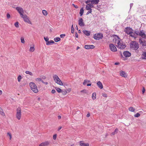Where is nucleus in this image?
I'll return each mask as SVG.
<instances>
[{
	"label": "nucleus",
	"instance_id": "nucleus-27",
	"mask_svg": "<svg viewBox=\"0 0 146 146\" xmlns=\"http://www.w3.org/2000/svg\"><path fill=\"white\" fill-rule=\"evenodd\" d=\"M55 89L57 91L58 93L61 92H62V90H61L60 88L56 87H55Z\"/></svg>",
	"mask_w": 146,
	"mask_h": 146
},
{
	"label": "nucleus",
	"instance_id": "nucleus-53",
	"mask_svg": "<svg viewBox=\"0 0 146 146\" xmlns=\"http://www.w3.org/2000/svg\"><path fill=\"white\" fill-rule=\"evenodd\" d=\"M65 36V34H61L60 35V37L61 38H63L64 36Z\"/></svg>",
	"mask_w": 146,
	"mask_h": 146
},
{
	"label": "nucleus",
	"instance_id": "nucleus-2",
	"mask_svg": "<svg viewBox=\"0 0 146 146\" xmlns=\"http://www.w3.org/2000/svg\"><path fill=\"white\" fill-rule=\"evenodd\" d=\"M29 85L31 89L35 93H37L38 92V90L36 85L33 82H31L29 84Z\"/></svg>",
	"mask_w": 146,
	"mask_h": 146
},
{
	"label": "nucleus",
	"instance_id": "nucleus-21",
	"mask_svg": "<svg viewBox=\"0 0 146 146\" xmlns=\"http://www.w3.org/2000/svg\"><path fill=\"white\" fill-rule=\"evenodd\" d=\"M99 1V0H92L91 1V3L93 4H97Z\"/></svg>",
	"mask_w": 146,
	"mask_h": 146
},
{
	"label": "nucleus",
	"instance_id": "nucleus-44",
	"mask_svg": "<svg viewBox=\"0 0 146 146\" xmlns=\"http://www.w3.org/2000/svg\"><path fill=\"white\" fill-rule=\"evenodd\" d=\"M7 135L9 136V137H10L9 139L10 140H11L12 138V135L10 133H8Z\"/></svg>",
	"mask_w": 146,
	"mask_h": 146
},
{
	"label": "nucleus",
	"instance_id": "nucleus-8",
	"mask_svg": "<svg viewBox=\"0 0 146 146\" xmlns=\"http://www.w3.org/2000/svg\"><path fill=\"white\" fill-rule=\"evenodd\" d=\"M21 17L23 19L24 21L29 24H31V23L29 20V17L26 14H24Z\"/></svg>",
	"mask_w": 146,
	"mask_h": 146
},
{
	"label": "nucleus",
	"instance_id": "nucleus-58",
	"mask_svg": "<svg viewBox=\"0 0 146 146\" xmlns=\"http://www.w3.org/2000/svg\"><path fill=\"white\" fill-rule=\"evenodd\" d=\"M75 36L76 37L78 38V35L77 34V33L76 32L75 33Z\"/></svg>",
	"mask_w": 146,
	"mask_h": 146
},
{
	"label": "nucleus",
	"instance_id": "nucleus-16",
	"mask_svg": "<svg viewBox=\"0 0 146 146\" xmlns=\"http://www.w3.org/2000/svg\"><path fill=\"white\" fill-rule=\"evenodd\" d=\"M139 42L143 46H146V41H143L141 38L139 39Z\"/></svg>",
	"mask_w": 146,
	"mask_h": 146
},
{
	"label": "nucleus",
	"instance_id": "nucleus-60",
	"mask_svg": "<svg viewBox=\"0 0 146 146\" xmlns=\"http://www.w3.org/2000/svg\"><path fill=\"white\" fill-rule=\"evenodd\" d=\"M133 3H131L130 4V9L131 8V7H132V6H133Z\"/></svg>",
	"mask_w": 146,
	"mask_h": 146
},
{
	"label": "nucleus",
	"instance_id": "nucleus-36",
	"mask_svg": "<svg viewBox=\"0 0 146 146\" xmlns=\"http://www.w3.org/2000/svg\"><path fill=\"white\" fill-rule=\"evenodd\" d=\"M134 33H135V34L137 35H139V33L140 31L138 30H135L134 31Z\"/></svg>",
	"mask_w": 146,
	"mask_h": 146
},
{
	"label": "nucleus",
	"instance_id": "nucleus-40",
	"mask_svg": "<svg viewBox=\"0 0 146 146\" xmlns=\"http://www.w3.org/2000/svg\"><path fill=\"white\" fill-rule=\"evenodd\" d=\"M21 43H24L25 41L24 39V38L23 37H21Z\"/></svg>",
	"mask_w": 146,
	"mask_h": 146
},
{
	"label": "nucleus",
	"instance_id": "nucleus-4",
	"mask_svg": "<svg viewBox=\"0 0 146 146\" xmlns=\"http://www.w3.org/2000/svg\"><path fill=\"white\" fill-rule=\"evenodd\" d=\"M53 78L54 80L55 81L56 83L60 85H63V84L62 82L57 75H55L53 76Z\"/></svg>",
	"mask_w": 146,
	"mask_h": 146
},
{
	"label": "nucleus",
	"instance_id": "nucleus-9",
	"mask_svg": "<svg viewBox=\"0 0 146 146\" xmlns=\"http://www.w3.org/2000/svg\"><path fill=\"white\" fill-rule=\"evenodd\" d=\"M103 37V36L102 34L100 33L95 34L94 35V39L96 40H99L100 39H102Z\"/></svg>",
	"mask_w": 146,
	"mask_h": 146
},
{
	"label": "nucleus",
	"instance_id": "nucleus-14",
	"mask_svg": "<svg viewBox=\"0 0 146 146\" xmlns=\"http://www.w3.org/2000/svg\"><path fill=\"white\" fill-rule=\"evenodd\" d=\"M123 54L126 57H129L131 55V53L127 51H124Z\"/></svg>",
	"mask_w": 146,
	"mask_h": 146
},
{
	"label": "nucleus",
	"instance_id": "nucleus-3",
	"mask_svg": "<svg viewBox=\"0 0 146 146\" xmlns=\"http://www.w3.org/2000/svg\"><path fill=\"white\" fill-rule=\"evenodd\" d=\"M21 108L19 107L16 110V117L18 119L20 120L21 117Z\"/></svg>",
	"mask_w": 146,
	"mask_h": 146
},
{
	"label": "nucleus",
	"instance_id": "nucleus-28",
	"mask_svg": "<svg viewBox=\"0 0 146 146\" xmlns=\"http://www.w3.org/2000/svg\"><path fill=\"white\" fill-rule=\"evenodd\" d=\"M0 114H1L3 116H4L5 115L2 109L0 107Z\"/></svg>",
	"mask_w": 146,
	"mask_h": 146
},
{
	"label": "nucleus",
	"instance_id": "nucleus-43",
	"mask_svg": "<svg viewBox=\"0 0 146 146\" xmlns=\"http://www.w3.org/2000/svg\"><path fill=\"white\" fill-rule=\"evenodd\" d=\"M86 8L87 10H90V9H92L89 6H88V5H87L86 6Z\"/></svg>",
	"mask_w": 146,
	"mask_h": 146
},
{
	"label": "nucleus",
	"instance_id": "nucleus-22",
	"mask_svg": "<svg viewBox=\"0 0 146 146\" xmlns=\"http://www.w3.org/2000/svg\"><path fill=\"white\" fill-rule=\"evenodd\" d=\"M130 36L134 38H137V36L136 35L135 33H134V32L133 33H133L130 34Z\"/></svg>",
	"mask_w": 146,
	"mask_h": 146
},
{
	"label": "nucleus",
	"instance_id": "nucleus-6",
	"mask_svg": "<svg viewBox=\"0 0 146 146\" xmlns=\"http://www.w3.org/2000/svg\"><path fill=\"white\" fill-rule=\"evenodd\" d=\"M16 9L20 14L21 17L25 14H24V10L22 7H17L16 8Z\"/></svg>",
	"mask_w": 146,
	"mask_h": 146
},
{
	"label": "nucleus",
	"instance_id": "nucleus-35",
	"mask_svg": "<svg viewBox=\"0 0 146 146\" xmlns=\"http://www.w3.org/2000/svg\"><path fill=\"white\" fill-rule=\"evenodd\" d=\"M25 73L27 74H29L30 75H31V76H32L33 75V73L29 71H26Z\"/></svg>",
	"mask_w": 146,
	"mask_h": 146
},
{
	"label": "nucleus",
	"instance_id": "nucleus-13",
	"mask_svg": "<svg viewBox=\"0 0 146 146\" xmlns=\"http://www.w3.org/2000/svg\"><path fill=\"white\" fill-rule=\"evenodd\" d=\"M139 36H141L144 38H146V36L144 32V31L143 30L140 31Z\"/></svg>",
	"mask_w": 146,
	"mask_h": 146
},
{
	"label": "nucleus",
	"instance_id": "nucleus-49",
	"mask_svg": "<svg viewBox=\"0 0 146 146\" xmlns=\"http://www.w3.org/2000/svg\"><path fill=\"white\" fill-rule=\"evenodd\" d=\"M57 135L56 134H54L53 136V139L54 140H55L56 138Z\"/></svg>",
	"mask_w": 146,
	"mask_h": 146
},
{
	"label": "nucleus",
	"instance_id": "nucleus-46",
	"mask_svg": "<svg viewBox=\"0 0 146 146\" xmlns=\"http://www.w3.org/2000/svg\"><path fill=\"white\" fill-rule=\"evenodd\" d=\"M93 4L92 3H91L88 4V5L90 6L91 8L94 7V6L93 5Z\"/></svg>",
	"mask_w": 146,
	"mask_h": 146
},
{
	"label": "nucleus",
	"instance_id": "nucleus-45",
	"mask_svg": "<svg viewBox=\"0 0 146 146\" xmlns=\"http://www.w3.org/2000/svg\"><path fill=\"white\" fill-rule=\"evenodd\" d=\"M140 114L139 113H137L136 114H135L134 116L136 117H138L140 116Z\"/></svg>",
	"mask_w": 146,
	"mask_h": 146
},
{
	"label": "nucleus",
	"instance_id": "nucleus-17",
	"mask_svg": "<svg viewBox=\"0 0 146 146\" xmlns=\"http://www.w3.org/2000/svg\"><path fill=\"white\" fill-rule=\"evenodd\" d=\"M80 145L81 146H89L88 143H84V141H81L80 142Z\"/></svg>",
	"mask_w": 146,
	"mask_h": 146
},
{
	"label": "nucleus",
	"instance_id": "nucleus-50",
	"mask_svg": "<svg viewBox=\"0 0 146 146\" xmlns=\"http://www.w3.org/2000/svg\"><path fill=\"white\" fill-rule=\"evenodd\" d=\"M89 10V11L86 14L87 15H88L89 13H92V9H90V10Z\"/></svg>",
	"mask_w": 146,
	"mask_h": 146
},
{
	"label": "nucleus",
	"instance_id": "nucleus-48",
	"mask_svg": "<svg viewBox=\"0 0 146 146\" xmlns=\"http://www.w3.org/2000/svg\"><path fill=\"white\" fill-rule=\"evenodd\" d=\"M7 18L8 19H9L10 17V14L9 13H7Z\"/></svg>",
	"mask_w": 146,
	"mask_h": 146
},
{
	"label": "nucleus",
	"instance_id": "nucleus-47",
	"mask_svg": "<svg viewBox=\"0 0 146 146\" xmlns=\"http://www.w3.org/2000/svg\"><path fill=\"white\" fill-rule=\"evenodd\" d=\"M44 39L45 40L46 42H47L48 41L49 38L47 37H44Z\"/></svg>",
	"mask_w": 146,
	"mask_h": 146
},
{
	"label": "nucleus",
	"instance_id": "nucleus-7",
	"mask_svg": "<svg viewBox=\"0 0 146 146\" xmlns=\"http://www.w3.org/2000/svg\"><path fill=\"white\" fill-rule=\"evenodd\" d=\"M124 32L127 35H130L132 33H133V30L130 27H127L125 28Z\"/></svg>",
	"mask_w": 146,
	"mask_h": 146
},
{
	"label": "nucleus",
	"instance_id": "nucleus-31",
	"mask_svg": "<svg viewBox=\"0 0 146 146\" xmlns=\"http://www.w3.org/2000/svg\"><path fill=\"white\" fill-rule=\"evenodd\" d=\"M35 80L37 82H41L42 83L43 82V81L42 80V79L40 78H36L35 79Z\"/></svg>",
	"mask_w": 146,
	"mask_h": 146
},
{
	"label": "nucleus",
	"instance_id": "nucleus-12",
	"mask_svg": "<svg viewBox=\"0 0 146 146\" xmlns=\"http://www.w3.org/2000/svg\"><path fill=\"white\" fill-rule=\"evenodd\" d=\"M84 21L82 18H80L78 21V24L81 27H83L85 25Z\"/></svg>",
	"mask_w": 146,
	"mask_h": 146
},
{
	"label": "nucleus",
	"instance_id": "nucleus-29",
	"mask_svg": "<svg viewBox=\"0 0 146 146\" xmlns=\"http://www.w3.org/2000/svg\"><path fill=\"white\" fill-rule=\"evenodd\" d=\"M54 40L55 42H58L60 40V38L59 37H57L54 38Z\"/></svg>",
	"mask_w": 146,
	"mask_h": 146
},
{
	"label": "nucleus",
	"instance_id": "nucleus-59",
	"mask_svg": "<svg viewBox=\"0 0 146 146\" xmlns=\"http://www.w3.org/2000/svg\"><path fill=\"white\" fill-rule=\"evenodd\" d=\"M90 116V113H88V114H87V115H86V117H89Z\"/></svg>",
	"mask_w": 146,
	"mask_h": 146
},
{
	"label": "nucleus",
	"instance_id": "nucleus-54",
	"mask_svg": "<svg viewBox=\"0 0 146 146\" xmlns=\"http://www.w3.org/2000/svg\"><path fill=\"white\" fill-rule=\"evenodd\" d=\"M145 90V88L144 87H143V89H142V92L143 94L144 93Z\"/></svg>",
	"mask_w": 146,
	"mask_h": 146
},
{
	"label": "nucleus",
	"instance_id": "nucleus-56",
	"mask_svg": "<svg viewBox=\"0 0 146 146\" xmlns=\"http://www.w3.org/2000/svg\"><path fill=\"white\" fill-rule=\"evenodd\" d=\"M56 91L54 90H52L51 91V93L52 94H54L55 93Z\"/></svg>",
	"mask_w": 146,
	"mask_h": 146
},
{
	"label": "nucleus",
	"instance_id": "nucleus-38",
	"mask_svg": "<svg viewBox=\"0 0 146 146\" xmlns=\"http://www.w3.org/2000/svg\"><path fill=\"white\" fill-rule=\"evenodd\" d=\"M61 92L62 93V94L64 95H66L67 93V92L65 90L63 91V90Z\"/></svg>",
	"mask_w": 146,
	"mask_h": 146
},
{
	"label": "nucleus",
	"instance_id": "nucleus-30",
	"mask_svg": "<svg viewBox=\"0 0 146 146\" xmlns=\"http://www.w3.org/2000/svg\"><path fill=\"white\" fill-rule=\"evenodd\" d=\"M34 46L31 47L30 48L29 51L31 52H33L35 50Z\"/></svg>",
	"mask_w": 146,
	"mask_h": 146
},
{
	"label": "nucleus",
	"instance_id": "nucleus-33",
	"mask_svg": "<svg viewBox=\"0 0 146 146\" xmlns=\"http://www.w3.org/2000/svg\"><path fill=\"white\" fill-rule=\"evenodd\" d=\"M42 13L45 16H46L47 15V12L45 10H43L42 11Z\"/></svg>",
	"mask_w": 146,
	"mask_h": 146
},
{
	"label": "nucleus",
	"instance_id": "nucleus-34",
	"mask_svg": "<svg viewBox=\"0 0 146 146\" xmlns=\"http://www.w3.org/2000/svg\"><path fill=\"white\" fill-rule=\"evenodd\" d=\"M90 80H84V82L83 83V84L84 85H85L86 84V83H87L90 82Z\"/></svg>",
	"mask_w": 146,
	"mask_h": 146
},
{
	"label": "nucleus",
	"instance_id": "nucleus-5",
	"mask_svg": "<svg viewBox=\"0 0 146 146\" xmlns=\"http://www.w3.org/2000/svg\"><path fill=\"white\" fill-rule=\"evenodd\" d=\"M115 41L117 42V47L120 49H124L126 47V45L125 44H123L120 42V40H115Z\"/></svg>",
	"mask_w": 146,
	"mask_h": 146
},
{
	"label": "nucleus",
	"instance_id": "nucleus-15",
	"mask_svg": "<svg viewBox=\"0 0 146 146\" xmlns=\"http://www.w3.org/2000/svg\"><path fill=\"white\" fill-rule=\"evenodd\" d=\"M84 48L86 49H93L95 48V46H94L93 45H86L85 46Z\"/></svg>",
	"mask_w": 146,
	"mask_h": 146
},
{
	"label": "nucleus",
	"instance_id": "nucleus-51",
	"mask_svg": "<svg viewBox=\"0 0 146 146\" xmlns=\"http://www.w3.org/2000/svg\"><path fill=\"white\" fill-rule=\"evenodd\" d=\"M91 0H87L86 1L85 3L86 4H87L88 5V4H89V3H90V2H91Z\"/></svg>",
	"mask_w": 146,
	"mask_h": 146
},
{
	"label": "nucleus",
	"instance_id": "nucleus-32",
	"mask_svg": "<svg viewBox=\"0 0 146 146\" xmlns=\"http://www.w3.org/2000/svg\"><path fill=\"white\" fill-rule=\"evenodd\" d=\"M129 111H131V112H134L135 110V109L134 108H133L132 107H130L129 108Z\"/></svg>",
	"mask_w": 146,
	"mask_h": 146
},
{
	"label": "nucleus",
	"instance_id": "nucleus-62",
	"mask_svg": "<svg viewBox=\"0 0 146 146\" xmlns=\"http://www.w3.org/2000/svg\"><path fill=\"white\" fill-rule=\"evenodd\" d=\"M43 83L44 84H48V82H44L43 81Z\"/></svg>",
	"mask_w": 146,
	"mask_h": 146
},
{
	"label": "nucleus",
	"instance_id": "nucleus-1",
	"mask_svg": "<svg viewBox=\"0 0 146 146\" xmlns=\"http://www.w3.org/2000/svg\"><path fill=\"white\" fill-rule=\"evenodd\" d=\"M130 48L134 50H137L139 48V45L136 41H132L129 44Z\"/></svg>",
	"mask_w": 146,
	"mask_h": 146
},
{
	"label": "nucleus",
	"instance_id": "nucleus-39",
	"mask_svg": "<svg viewBox=\"0 0 146 146\" xmlns=\"http://www.w3.org/2000/svg\"><path fill=\"white\" fill-rule=\"evenodd\" d=\"M14 25L15 26L17 27V28H18L19 27V23L18 22H16L15 23V24H14Z\"/></svg>",
	"mask_w": 146,
	"mask_h": 146
},
{
	"label": "nucleus",
	"instance_id": "nucleus-19",
	"mask_svg": "<svg viewBox=\"0 0 146 146\" xmlns=\"http://www.w3.org/2000/svg\"><path fill=\"white\" fill-rule=\"evenodd\" d=\"M120 75L121 76L125 78L127 77V74L124 71H121V72Z\"/></svg>",
	"mask_w": 146,
	"mask_h": 146
},
{
	"label": "nucleus",
	"instance_id": "nucleus-25",
	"mask_svg": "<svg viewBox=\"0 0 146 146\" xmlns=\"http://www.w3.org/2000/svg\"><path fill=\"white\" fill-rule=\"evenodd\" d=\"M54 43V41L52 40H50L48 41L47 42H46V44L47 45H50L51 43L53 44Z\"/></svg>",
	"mask_w": 146,
	"mask_h": 146
},
{
	"label": "nucleus",
	"instance_id": "nucleus-52",
	"mask_svg": "<svg viewBox=\"0 0 146 146\" xmlns=\"http://www.w3.org/2000/svg\"><path fill=\"white\" fill-rule=\"evenodd\" d=\"M72 5L76 9H77L78 8V7L77 5H75L74 4H72Z\"/></svg>",
	"mask_w": 146,
	"mask_h": 146
},
{
	"label": "nucleus",
	"instance_id": "nucleus-41",
	"mask_svg": "<svg viewBox=\"0 0 146 146\" xmlns=\"http://www.w3.org/2000/svg\"><path fill=\"white\" fill-rule=\"evenodd\" d=\"M143 54L144 56V57H142V59H146V58H145V57H146V52H144L143 53Z\"/></svg>",
	"mask_w": 146,
	"mask_h": 146
},
{
	"label": "nucleus",
	"instance_id": "nucleus-26",
	"mask_svg": "<svg viewBox=\"0 0 146 146\" xmlns=\"http://www.w3.org/2000/svg\"><path fill=\"white\" fill-rule=\"evenodd\" d=\"M92 99L94 100L96 98V93L95 92L93 93L92 94Z\"/></svg>",
	"mask_w": 146,
	"mask_h": 146
},
{
	"label": "nucleus",
	"instance_id": "nucleus-55",
	"mask_svg": "<svg viewBox=\"0 0 146 146\" xmlns=\"http://www.w3.org/2000/svg\"><path fill=\"white\" fill-rule=\"evenodd\" d=\"M102 96L104 97H106V98L107 97V94H102Z\"/></svg>",
	"mask_w": 146,
	"mask_h": 146
},
{
	"label": "nucleus",
	"instance_id": "nucleus-20",
	"mask_svg": "<svg viewBox=\"0 0 146 146\" xmlns=\"http://www.w3.org/2000/svg\"><path fill=\"white\" fill-rule=\"evenodd\" d=\"M83 32L84 33L86 36H88L90 35V32L88 31L84 30Z\"/></svg>",
	"mask_w": 146,
	"mask_h": 146
},
{
	"label": "nucleus",
	"instance_id": "nucleus-61",
	"mask_svg": "<svg viewBox=\"0 0 146 146\" xmlns=\"http://www.w3.org/2000/svg\"><path fill=\"white\" fill-rule=\"evenodd\" d=\"M62 128V127L61 126H60L59 127L58 129V131H59Z\"/></svg>",
	"mask_w": 146,
	"mask_h": 146
},
{
	"label": "nucleus",
	"instance_id": "nucleus-63",
	"mask_svg": "<svg viewBox=\"0 0 146 146\" xmlns=\"http://www.w3.org/2000/svg\"><path fill=\"white\" fill-rule=\"evenodd\" d=\"M61 118V116H60V115H58V119H60Z\"/></svg>",
	"mask_w": 146,
	"mask_h": 146
},
{
	"label": "nucleus",
	"instance_id": "nucleus-10",
	"mask_svg": "<svg viewBox=\"0 0 146 146\" xmlns=\"http://www.w3.org/2000/svg\"><path fill=\"white\" fill-rule=\"evenodd\" d=\"M51 143L50 141H46L40 143L39 146H48Z\"/></svg>",
	"mask_w": 146,
	"mask_h": 146
},
{
	"label": "nucleus",
	"instance_id": "nucleus-57",
	"mask_svg": "<svg viewBox=\"0 0 146 146\" xmlns=\"http://www.w3.org/2000/svg\"><path fill=\"white\" fill-rule=\"evenodd\" d=\"M81 92H83L85 93H86V91L85 90H82L81 91Z\"/></svg>",
	"mask_w": 146,
	"mask_h": 146
},
{
	"label": "nucleus",
	"instance_id": "nucleus-24",
	"mask_svg": "<svg viewBox=\"0 0 146 146\" xmlns=\"http://www.w3.org/2000/svg\"><path fill=\"white\" fill-rule=\"evenodd\" d=\"M118 131V129L117 128H116L114 131L111 133V135H114L115 134H116Z\"/></svg>",
	"mask_w": 146,
	"mask_h": 146
},
{
	"label": "nucleus",
	"instance_id": "nucleus-23",
	"mask_svg": "<svg viewBox=\"0 0 146 146\" xmlns=\"http://www.w3.org/2000/svg\"><path fill=\"white\" fill-rule=\"evenodd\" d=\"M84 12V8L83 7L80 10V16H82Z\"/></svg>",
	"mask_w": 146,
	"mask_h": 146
},
{
	"label": "nucleus",
	"instance_id": "nucleus-11",
	"mask_svg": "<svg viewBox=\"0 0 146 146\" xmlns=\"http://www.w3.org/2000/svg\"><path fill=\"white\" fill-rule=\"evenodd\" d=\"M109 47L110 49L112 51L115 52L117 51V49L116 47L113 44H110Z\"/></svg>",
	"mask_w": 146,
	"mask_h": 146
},
{
	"label": "nucleus",
	"instance_id": "nucleus-37",
	"mask_svg": "<svg viewBox=\"0 0 146 146\" xmlns=\"http://www.w3.org/2000/svg\"><path fill=\"white\" fill-rule=\"evenodd\" d=\"M71 33H74V29L73 27V25H72V27H71Z\"/></svg>",
	"mask_w": 146,
	"mask_h": 146
},
{
	"label": "nucleus",
	"instance_id": "nucleus-42",
	"mask_svg": "<svg viewBox=\"0 0 146 146\" xmlns=\"http://www.w3.org/2000/svg\"><path fill=\"white\" fill-rule=\"evenodd\" d=\"M21 75H19L17 78L18 81V82H20L21 80Z\"/></svg>",
	"mask_w": 146,
	"mask_h": 146
},
{
	"label": "nucleus",
	"instance_id": "nucleus-64",
	"mask_svg": "<svg viewBox=\"0 0 146 146\" xmlns=\"http://www.w3.org/2000/svg\"><path fill=\"white\" fill-rule=\"evenodd\" d=\"M46 78V77L45 76H43L42 78L43 79H45Z\"/></svg>",
	"mask_w": 146,
	"mask_h": 146
},
{
	"label": "nucleus",
	"instance_id": "nucleus-18",
	"mask_svg": "<svg viewBox=\"0 0 146 146\" xmlns=\"http://www.w3.org/2000/svg\"><path fill=\"white\" fill-rule=\"evenodd\" d=\"M97 84L98 87L100 89H102L103 88L102 84L100 81H99L98 82Z\"/></svg>",
	"mask_w": 146,
	"mask_h": 146
}]
</instances>
